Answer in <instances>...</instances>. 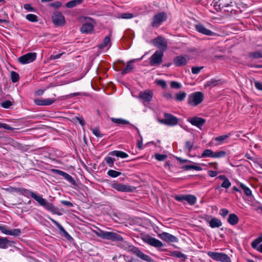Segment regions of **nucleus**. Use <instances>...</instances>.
Segmentation results:
<instances>
[{"label": "nucleus", "instance_id": "f8f14e48", "mask_svg": "<svg viewBox=\"0 0 262 262\" xmlns=\"http://www.w3.org/2000/svg\"><path fill=\"white\" fill-rule=\"evenodd\" d=\"M142 239L145 243L157 248L163 246V244L162 242L149 235L144 236Z\"/></svg>", "mask_w": 262, "mask_h": 262}, {"label": "nucleus", "instance_id": "b1692460", "mask_svg": "<svg viewBox=\"0 0 262 262\" xmlns=\"http://www.w3.org/2000/svg\"><path fill=\"white\" fill-rule=\"evenodd\" d=\"M94 28V26L92 23H85L82 25L80 31L83 33H90L93 31Z\"/></svg>", "mask_w": 262, "mask_h": 262}, {"label": "nucleus", "instance_id": "e433bc0d", "mask_svg": "<svg viewBox=\"0 0 262 262\" xmlns=\"http://www.w3.org/2000/svg\"><path fill=\"white\" fill-rule=\"evenodd\" d=\"M239 186L241 187V188L244 191V192L247 196H249L252 195V191L249 188H248L245 184L242 183L239 184Z\"/></svg>", "mask_w": 262, "mask_h": 262}, {"label": "nucleus", "instance_id": "5fc2aeb1", "mask_svg": "<svg viewBox=\"0 0 262 262\" xmlns=\"http://www.w3.org/2000/svg\"><path fill=\"white\" fill-rule=\"evenodd\" d=\"M231 183H230L228 179H227L226 181L223 182L221 185V187L228 189L231 186Z\"/></svg>", "mask_w": 262, "mask_h": 262}, {"label": "nucleus", "instance_id": "49530a36", "mask_svg": "<svg viewBox=\"0 0 262 262\" xmlns=\"http://www.w3.org/2000/svg\"><path fill=\"white\" fill-rule=\"evenodd\" d=\"M186 96V94L184 92H181L176 94V99L178 101H183Z\"/></svg>", "mask_w": 262, "mask_h": 262}, {"label": "nucleus", "instance_id": "58836bf2", "mask_svg": "<svg viewBox=\"0 0 262 262\" xmlns=\"http://www.w3.org/2000/svg\"><path fill=\"white\" fill-rule=\"evenodd\" d=\"M226 156V152L225 151H217L213 152V158H221L225 157Z\"/></svg>", "mask_w": 262, "mask_h": 262}, {"label": "nucleus", "instance_id": "774afa93", "mask_svg": "<svg viewBox=\"0 0 262 262\" xmlns=\"http://www.w3.org/2000/svg\"><path fill=\"white\" fill-rule=\"evenodd\" d=\"M2 128L9 130H13L14 129L13 127L5 123L3 124Z\"/></svg>", "mask_w": 262, "mask_h": 262}, {"label": "nucleus", "instance_id": "4468645a", "mask_svg": "<svg viewBox=\"0 0 262 262\" xmlns=\"http://www.w3.org/2000/svg\"><path fill=\"white\" fill-rule=\"evenodd\" d=\"M52 20L54 24L56 26H62L65 23L64 17L61 13L58 12L54 13Z\"/></svg>", "mask_w": 262, "mask_h": 262}, {"label": "nucleus", "instance_id": "338daca9", "mask_svg": "<svg viewBox=\"0 0 262 262\" xmlns=\"http://www.w3.org/2000/svg\"><path fill=\"white\" fill-rule=\"evenodd\" d=\"M208 175L211 177H214L218 174V172L213 170H209L208 171Z\"/></svg>", "mask_w": 262, "mask_h": 262}, {"label": "nucleus", "instance_id": "0eeeda50", "mask_svg": "<svg viewBox=\"0 0 262 262\" xmlns=\"http://www.w3.org/2000/svg\"><path fill=\"white\" fill-rule=\"evenodd\" d=\"M164 117V119H159V122L161 124L168 126H174L178 124L179 119L173 115L168 113H165Z\"/></svg>", "mask_w": 262, "mask_h": 262}, {"label": "nucleus", "instance_id": "f257e3e1", "mask_svg": "<svg viewBox=\"0 0 262 262\" xmlns=\"http://www.w3.org/2000/svg\"><path fill=\"white\" fill-rule=\"evenodd\" d=\"M17 193L28 198L30 196L37 202L40 206L45 207L47 210L54 214H58V209L52 203L47 202L46 199L42 198L41 195L38 194L33 191L24 188H17Z\"/></svg>", "mask_w": 262, "mask_h": 262}, {"label": "nucleus", "instance_id": "4be33fe9", "mask_svg": "<svg viewBox=\"0 0 262 262\" xmlns=\"http://www.w3.org/2000/svg\"><path fill=\"white\" fill-rule=\"evenodd\" d=\"M231 135L232 134L230 133L227 135H224L213 138V140L216 142L215 145H219L225 142H227V140L231 136Z\"/></svg>", "mask_w": 262, "mask_h": 262}, {"label": "nucleus", "instance_id": "5701e85b", "mask_svg": "<svg viewBox=\"0 0 262 262\" xmlns=\"http://www.w3.org/2000/svg\"><path fill=\"white\" fill-rule=\"evenodd\" d=\"M173 63L176 67H182L187 64V60L183 56H178L174 58Z\"/></svg>", "mask_w": 262, "mask_h": 262}, {"label": "nucleus", "instance_id": "c03bdc74", "mask_svg": "<svg viewBox=\"0 0 262 262\" xmlns=\"http://www.w3.org/2000/svg\"><path fill=\"white\" fill-rule=\"evenodd\" d=\"M21 233V231L20 229H14L12 230H9L8 235L13 236H18Z\"/></svg>", "mask_w": 262, "mask_h": 262}, {"label": "nucleus", "instance_id": "2f4dec72", "mask_svg": "<svg viewBox=\"0 0 262 262\" xmlns=\"http://www.w3.org/2000/svg\"><path fill=\"white\" fill-rule=\"evenodd\" d=\"M83 0H73L68 2L66 6L67 8H72L82 3Z\"/></svg>", "mask_w": 262, "mask_h": 262}, {"label": "nucleus", "instance_id": "3c124183", "mask_svg": "<svg viewBox=\"0 0 262 262\" xmlns=\"http://www.w3.org/2000/svg\"><path fill=\"white\" fill-rule=\"evenodd\" d=\"M12 105V102L9 100H6L1 103V106L5 108H9Z\"/></svg>", "mask_w": 262, "mask_h": 262}, {"label": "nucleus", "instance_id": "bb28decb", "mask_svg": "<svg viewBox=\"0 0 262 262\" xmlns=\"http://www.w3.org/2000/svg\"><path fill=\"white\" fill-rule=\"evenodd\" d=\"M12 246V242L8 240L7 237H0V248L7 249Z\"/></svg>", "mask_w": 262, "mask_h": 262}, {"label": "nucleus", "instance_id": "c85d7f7f", "mask_svg": "<svg viewBox=\"0 0 262 262\" xmlns=\"http://www.w3.org/2000/svg\"><path fill=\"white\" fill-rule=\"evenodd\" d=\"M109 154L110 155L115 156L117 157H120L121 158H126L128 157V155L126 153L120 150H114L110 152Z\"/></svg>", "mask_w": 262, "mask_h": 262}, {"label": "nucleus", "instance_id": "6e6d98bb", "mask_svg": "<svg viewBox=\"0 0 262 262\" xmlns=\"http://www.w3.org/2000/svg\"><path fill=\"white\" fill-rule=\"evenodd\" d=\"M105 160L106 163L110 166L113 167L114 162V159L111 157H107L105 158Z\"/></svg>", "mask_w": 262, "mask_h": 262}, {"label": "nucleus", "instance_id": "9d476101", "mask_svg": "<svg viewBox=\"0 0 262 262\" xmlns=\"http://www.w3.org/2000/svg\"><path fill=\"white\" fill-rule=\"evenodd\" d=\"M37 57V54L34 52L28 53L18 58L19 63L23 64L29 63L34 61Z\"/></svg>", "mask_w": 262, "mask_h": 262}, {"label": "nucleus", "instance_id": "1a4fd4ad", "mask_svg": "<svg viewBox=\"0 0 262 262\" xmlns=\"http://www.w3.org/2000/svg\"><path fill=\"white\" fill-rule=\"evenodd\" d=\"M163 52L162 51H157L150 57L149 63L151 66H156L160 64L162 62Z\"/></svg>", "mask_w": 262, "mask_h": 262}, {"label": "nucleus", "instance_id": "0e129e2a", "mask_svg": "<svg viewBox=\"0 0 262 262\" xmlns=\"http://www.w3.org/2000/svg\"><path fill=\"white\" fill-rule=\"evenodd\" d=\"M63 53H59L56 55H51L50 57V59H57L61 57Z\"/></svg>", "mask_w": 262, "mask_h": 262}, {"label": "nucleus", "instance_id": "69168bd1", "mask_svg": "<svg viewBox=\"0 0 262 262\" xmlns=\"http://www.w3.org/2000/svg\"><path fill=\"white\" fill-rule=\"evenodd\" d=\"M61 204L65 205V206H67L68 207H73V204L70 202V201H62L61 202Z\"/></svg>", "mask_w": 262, "mask_h": 262}, {"label": "nucleus", "instance_id": "de8ad7c7", "mask_svg": "<svg viewBox=\"0 0 262 262\" xmlns=\"http://www.w3.org/2000/svg\"><path fill=\"white\" fill-rule=\"evenodd\" d=\"M93 134L97 137L101 138L103 136V134L100 133L98 127H95L91 129Z\"/></svg>", "mask_w": 262, "mask_h": 262}, {"label": "nucleus", "instance_id": "c756f323", "mask_svg": "<svg viewBox=\"0 0 262 262\" xmlns=\"http://www.w3.org/2000/svg\"><path fill=\"white\" fill-rule=\"evenodd\" d=\"M133 62V61L132 60L127 63L126 68L121 71V74L122 75H125L127 73H130L134 69V67L132 64Z\"/></svg>", "mask_w": 262, "mask_h": 262}, {"label": "nucleus", "instance_id": "f3484780", "mask_svg": "<svg viewBox=\"0 0 262 262\" xmlns=\"http://www.w3.org/2000/svg\"><path fill=\"white\" fill-rule=\"evenodd\" d=\"M52 171L55 174L63 177L66 180L71 183L72 184H76L75 180L68 173L59 169H52Z\"/></svg>", "mask_w": 262, "mask_h": 262}, {"label": "nucleus", "instance_id": "09e8293b", "mask_svg": "<svg viewBox=\"0 0 262 262\" xmlns=\"http://www.w3.org/2000/svg\"><path fill=\"white\" fill-rule=\"evenodd\" d=\"M120 17L123 19H130L133 17V14L130 13H124L120 14Z\"/></svg>", "mask_w": 262, "mask_h": 262}, {"label": "nucleus", "instance_id": "a878e982", "mask_svg": "<svg viewBox=\"0 0 262 262\" xmlns=\"http://www.w3.org/2000/svg\"><path fill=\"white\" fill-rule=\"evenodd\" d=\"M171 255L173 257L180 258V262H184L187 259V256L186 255L178 251L172 252Z\"/></svg>", "mask_w": 262, "mask_h": 262}, {"label": "nucleus", "instance_id": "a18cd8bd", "mask_svg": "<svg viewBox=\"0 0 262 262\" xmlns=\"http://www.w3.org/2000/svg\"><path fill=\"white\" fill-rule=\"evenodd\" d=\"M193 146V143L189 141H187L185 142V145L184 147L185 151H187L188 152H190Z\"/></svg>", "mask_w": 262, "mask_h": 262}, {"label": "nucleus", "instance_id": "20e7f679", "mask_svg": "<svg viewBox=\"0 0 262 262\" xmlns=\"http://www.w3.org/2000/svg\"><path fill=\"white\" fill-rule=\"evenodd\" d=\"M167 15L164 12H160L156 14L151 23V25L154 28H158L163 22L166 20Z\"/></svg>", "mask_w": 262, "mask_h": 262}, {"label": "nucleus", "instance_id": "2eb2a0df", "mask_svg": "<svg viewBox=\"0 0 262 262\" xmlns=\"http://www.w3.org/2000/svg\"><path fill=\"white\" fill-rule=\"evenodd\" d=\"M195 28L198 32L205 35L212 36L215 34L214 32L207 29L204 25L201 23L196 24Z\"/></svg>", "mask_w": 262, "mask_h": 262}, {"label": "nucleus", "instance_id": "6ab92c4d", "mask_svg": "<svg viewBox=\"0 0 262 262\" xmlns=\"http://www.w3.org/2000/svg\"><path fill=\"white\" fill-rule=\"evenodd\" d=\"M55 101V99H36L34 100V102L37 105H50Z\"/></svg>", "mask_w": 262, "mask_h": 262}, {"label": "nucleus", "instance_id": "ddd939ff", "mask_svg": "<svg viewBox=\"0 0 262 262\" xmlns=\"http://www.w3.org/2000/svg\"><path fill=\"white\" fill-rule=\"evenodd\" d=\"M159 237L163 241L167 243H178V238L169 233L163 232L158 235Z\"/></svg>", "mask_w": 262, "mask_h": 262}, {"label": "nucleus", "instance_id": "8fccbe9b", "mask_svg": "<svg viewBox=\"0 0 262 262\" xmlns=\"http://www.w3.org/2000/svg\"><path fill=\"white\" fill-rule=\"evenodd\" d=\"M203 68V67H193L191 68V72L193 74H198Z\"/></svg>", "mask_w": 262, "mask_h": 262}, {"label": "nucleus", "instance_id": "37998d69", "mask_svg": "<svg viewBox=\"0 0 262 262\" xmlns=\"http://www.w3.org/2000/svg\"><path fill=\"white\" fill-rule=\"evenodd\" d=\"M183 168L186 170L189 169H194L198 171H200L202 169L200 166L195 165H185L183 167Z\"/></svg>", "mask_w": 262, "mask_h": 262}, {"label": "nucleus", "instance_id": "603ef678", "mask_svg": "<svg viewBox=\"0 0 262 262\" xmlns=\"http://www.w3.org/2000/svg\"><path fill=\"white\" fill-rule=\"evenodd\" d=\"M170 86L173 89H179L182 85L180 83L173 81L170 82Z\"/></svg>", "mask_w": 262, "mask_h": 262}, {"label": "nucleus", "instance_id": "a19ab883", "mask_svg": "<svg viewBox=\"0 0 262 262\" xmlns=\"http://www.w3.org/2000/svg\"><path fill=\"white\" fill-rule=\"evenodd\" d=\"M26 18L31 22H37L38 21V17L33 14H29L26 16Z\"/></svg>", "mask_w": 262, "mask_h": 262}, {"label": "nucleus", "instance_id": "e2e57ef3", "mask_svg": "<svg viewBox=\"0 0 262 262\" xmlns=\"http://www.w3.org/2000/svg\"><path fill=\"white\" fill-rule=\"evenodd\" d=\"M157 83L160 85L163 88H165L166 87V83L165 81L163 80H159L157 81Z\"/></svg>", "mask_w": 262, "mask_h": 262}, {"label": "nucleus", "instance_id": "7ed1b4c3", "mask_svg": "<svg viewBox=\"0 0 262 262\" xmlns=\"http://www.w3.org/2000/svg\"><path fill=\"white\" fill-rule=\"evenodd\" d=\"M94 233L98 237L103 239L111 240L113 242H118L121 243L123 242L122 237L119 234L114 232H108L98 229L95 230Z\"/></svg>", "mask_w": 262, "mask_h": 262}, {"label": "nucleus", "instance_id": "412c9836", "mask_svg": "<svg viewBox=\"0 0 262 262\" xmlns=\"http://www.w3.org/2000/svg\"><path fill=\"white\" fill-rule=\"evenodd\" d=\"M189 122L192 125L201 128L205 122V120L201 118L194 117L190 119Z\"/></svg>", "mask_w": 262, "mask_h": 262}, {"label": "nucleus", "instance_id": "72a5a7b5", "mask_svg": "<svg viewBox=\"0 0 262 262\" xmlns=\"http://www.w3.org/2000/svg\"><path fill=\"white\" fill-rule=\"evenodd\" d=\"M249 57L253 59L262 58V50L256 51L249 53Z\"/></svg>", "mask_w": 262, "mask_h": 262}, {"label": "nucleus", "instance_id": "6e6552de", "mask_svg": "<svg viewBox=\"0 0 262 262\" xmlns=\"http://www.w3.org/2000/svg\"><path fill=\"white\" fill-rule=\"evenodd\" d=\"M112 188L115 190L124 192H133L135 188L129 185H125L118 182H114L111 184Z\"/></svg>", "mask_w": 262, "mask_h": 262}, {"label": "nucleus", "instance_id": "cd10ccee", "mask_svg": "<svg viewBox=\"0 0 262 262\" xmlns=\"http://www.w3.org/2000/svg\"><path fill=\"white\" fill-rule=\"evenodd\" d=\"M227 221L230 225H235L238 222V217L236 214L232 213L229 215Z\"/></svg>", "mask_w": 262, "mask_h": 262}, {"label": "nucleus", "instance_id": "aec40b11", "mask_svg": "<svg viewBox=\"0 0 262 262\" xmlns=\"http://www.w3.org/2000/svg\"><path fill=\"white\" fill-rule=\"evenodd\" d=\"M206 221L209 224L212 228H219L222 225V223L220 219L216 217H212L211 220L209 217L206 219Z\"/></svg>", "mask_w": 262, "mask_h": 262}, {"label": "nucleus", "instance_id": "bf43d9fd", "mask_svg": "<svg viewBox=\"0 0 262 262\" xmlns=\"http://www.w3.org/2000/svg\"><path fill=\"white\" fill-rule=\"evenodd\" d=\"M229 213L228 210L226 208H222L220 210V214L223 217H225Z\"/></svg>", "mask_w": 262, "mask_h": 262}, {"label": "nucleus", "instance_id": "7c9ffc66", "mask_svg": "<svg viewBox=\"0 0 262 262\" xmlns=\"http://www.w3.org/2000/svg\"><path fill=\"white\" fill-rule=\"evenodd\" d=\"M262 242V236L258 237V238L254 239L251 243V247L258 251L259 249V245H258Z\"/></svg>", "mask_w": 262, "mask_h": 262}, {"label": "nucleus", "instance_id": "9b49d317", "mask_svg": "<svg viewBox=\"0 0 262 262\" xmlns=\"http://www.w3.org/2000/svg\"><path fill=\"white\" fill-rule=\"evenodd\" d=\"M174 199L181 202L185 201L190 205H194L196 202V198L191 194L176 195L174 196Z\"/></svg>", "mask_w": 262, "mask_h": 262}, {"label": "nucleus", "instance_id": "79ce46f5", "mask_svg": "<svg viewBox=\"0 0 262 262\" xmlns=\"http://www.w3.org/2000/svg\"><path fill=\"white\" fill-rule=\"evenodd\" d=\"M107 174L110 177H111L112 178H116V177L120 176L121 174V172L114 170L111 169L107 171Z\"/></svg>", "mask_w": 262, "mask_h": 262}, {"label": "nucleus", "instance_id": "39448f33", "mask_svg": "<svg viewBox=\"0 0 262 262\" xmlns=\"http://www.w3.org/2000/svg\"><path fill=\"white\" fill-rule=\"evenodd\" d=\"M207 255L212 259L221 262H231L230 258L225 253L209 251Z\"/></svg>", "mask_w": 262, "mask_h": 262}, {"label": "nucleus", "instance_id": "680f3d73", "mask_svg": "<svg viewBox=\"0 0 262 262\" xmlns=\"http://www.w3.org/2000/svg\"><path fill=\"white\" fill-rule=\"evenodd\" d=\"M255 87L259 91H262V82L255 81L254 82Z\"/></svg>", "mask_w": 262, "mask_h": 262}, {"label": "nucleus", "instance_id": "f03ea898", "mask_svg": "<svg viewBox=\"0 0 262 262\" xmlns=\"http://www.w3.org/2000/svg\"><path fill=\"white\" fill-rule=\"evenodd\" d=\"M119 246L125 250L128 249L129 250H130L136 254L137 256L146 261L151 262L152 261V259L149 256L143 253L142 252L140 251L138 248L132 245H130L128 242L124 241L123 239L121 243L119 244Z\"/></svg>", "mask_w": 262, "mask_h": 262}, {"label": "nucleus", "instance_id": "423d86ee", "mask_svg": "<svg viewBox=\"0 0 262 262\" xmlns=\"http://www.w3.org/2000/svg\"><path fill=\"white\" fill-rule=\"evenodd\" d=\"M203 98V94L201 92L192 93L189 96L188 103L192 106H196L202 102Z\"/></svg>", "mask_w": 262, "mask_h": 262}, {"label": "nucleus", "instance_id": "f704fd0d", "mask_svg": "<svg viewBox=\"0 0 262 262\" xmlns=\"http://www.w3.org/2000/svg\"><path fill=\"white\" fill-rule=\"evenodd\" d=\"M111 120L113 122L117 123L118 124H124L125 125V124H129V122L128 121L126 120L123 119H122V118H111Z\"/></svg>", "mask_w": 262, "mask_h": 262}, {"label": "nucleus", "instance_id": "393cba45", "mask_svg": "<svg viewBox=\"0 0 262 262\" xmlns=\"http://www.w3.org/2000/svg\"><path fill=\"white\" fill-rule=\"evenodd\" d=\"M139 97L144 101L148 102L151 100L152 93L150 91L141 92Z\"/></svg>", "mask_w": 262, "mask_h": 262}, {"label": "nucleus", "instance_id": "ea45409f", "mask_svg": "<svg viewBox=\"0 0 262 262\" xmlns=\"http://www.w3.org/2000/svg\"><path fill=\"white\" fill-rule=\"evenodd\" d=\"M11 79L13 82L15 83L17 82L19 79V76L18 73L15 71H11Z\"/></svg>", "mask_w": 262, "mask_h": 262}, {"label": "nucleus", "instance_id": "052dcab7", "mask_svg": "<svg viewBox=\"0 0 262 262\" xmlns=\"http://www.w3.org/2000/svg\"><path fill=\"white\" fill-rule=\"evenodd\" d=\"M51 7L57 9L61 6V3L59 2H55L50 4Z\"/></svg>", "mask_w": 262, "mask_h": 262}, {"label": "nucleus", "instance_id": "13d9d810", "mask_svg": "<svg viewBox=\"0 0 262 262\" xmlns=\"http://www.w3.org/2000/svg\"><path fill=\"white\" fill-rule=\"evenodd\" d=\"M0 231L4 234L8 235L9 231L6 226H0Z\"/></svg>", "mask_w": 262, "mask_h": 262}, {"label": "nucleus", "instance_id": "473e14b6", "mask_svg": "<svg viewBox=\"0 0 262 262\" xmlns=\"http://www.w3.org/2000/svg\"><path fill=\"white\" fill-rule=\"evenodd\" d=\"M219 82H220V80H217L216 79L212 78L210 80L207 81L205 83L204 86L205 88L208 86H215L219 84Z\"/></svg>", "mask_w": 262, "mask_h": 262}, {"label": "nucleus", "instance_id": "a211bd4d", "mask_svg": "<svg viewBox=\"0 0 262 262\" xmlns=\"http://www.w3.org/2000/svg\"><path fill=\"white\" fill-rule=\"evenodd\" d=\"M51 221L59 230L61 235L63 236L69 241L73 240L72 237L66 231L64 228L59 223L53 219H52Z\"/></svg>", "mask_w": 262, "mask_h": 262}, {"label": "nucleus", "instance_id": "dca6fc26", "mask_svg": "<svg viewBox=\"0 0 262 262\" xmlns=\"http://www.w3.org/2000/svg\"><path fill=\"white\" fill-rule=\"evenodd\" d=\"M154 45L158 48L165 50L167 48V42L165 38L162 36H158L153 40Z\"/></svg>", "mask_w": 262, "mask_h": 262}, {"label": "nucleus", "instance_id": "c9c22d12", "mask_svg": "<svg viewBox=\"0 0 262 262\" xmlns=\"http://www.w3.org/2000/svg\"><path fill=\"white\" fill-rule=\"evenodd\" d=\"M110 45V37L108 36H107L104 38L103 42L98 46V47L99 49H102Z\"/></svg>", "mask_w": 262, "mask_h": 262}, {"label": "nucleus", "instance_id": "864d4df0", "mask_svg": "<svg viewBox=\"0 0 262 262\" xmlns=\"http://www.w3.org/2000/svg\"><path fill=\"white\" fill-rule=\"evenodd\" d=\"M167 156L165 155H161L159 154H155V158L160 161H162L166 159Z\"/></svg>", "mask_w": 262, "mask_h": 262}, {"label": "nucleus", "instance_id": "4c0bfd02", "mask_svg": "<svg viewBox=\"0 0 262 262\" xmlns=\"http://www.w3.org/2000/svg\"><path fill=\"white\" fill-rule=\"evenodd\" d=\"M213 152L211 149H205L202 154L201 158L211 157L213 158Z\"/></svg>", "mask_w": 262, "mask_h": 262}, {"label": "nucleus", "instance_id": "4d7b16f0", "mask_svg": "<svg viewBox=\"0 0 262 262\" xmlns=\"http://www.w3.org/2000/svg\"><path fill=\"white\" fill-rule=\"evenodd\" d=\"M24 8L28 11L34 12L35 9L31 6L30 4H26L24 5Z\"/></svg>", "mask_w": 262, "mask_h": 262}]
</instances>
